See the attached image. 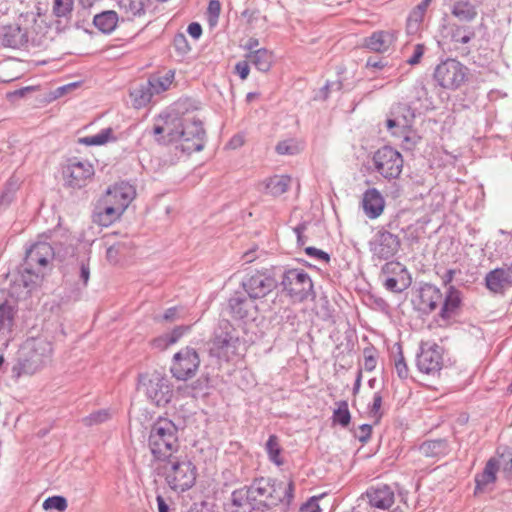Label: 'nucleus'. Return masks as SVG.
<instances>
[{
    "label": "nucleus",
    "mask_w": 512,
    "mask_h": 512,
    "mask_svg": "<svg viewBox=\"0 0 512 512\" xmlns=\"http://www.w3.org/2000/svg\"><path fill=\"white\" fill-rule=\"evenodd\" d=\"M74 0H53V12L57 17H64L73 10Z\"/></svg>",
    "instance_id": "864d4df0"
},
{
    "label": "nucleus",
    "mask_w": 512,
    "mask_h": 512,
    "mask_svg": "<svg viewBox=\"0 0 512 512\" xmlns=\"http://www.w3.org/2000/svg\"><path fill=\"white\" fill-rule=\"evenodd\" d=\"M433 76L440 87L455 90L465 82L467 68L459 61L447 59L436 66Z\"/></svg>",
    "instance_id": "ddd939ff"
},
{
    "label": "nucleus",
    "mask_w": 512,
    "mask_h": 512,
    "mask_svg": "<svg viewBox=\"0 0 512 512\" xmlns=\"http://www.w3.org/2000/svg\"><path fill=\"white\" fill-rule=\"evenodd\" d=\"M240 285L250 299H262L278 286L276 268H263L247 273Z\"/></svg>",
    "instance_id": "6e6552de"
},
{
    "label": "nucleus",
    "mask_w": 512,
    "mask_h": 512,
    "mask_svg": "<svg viewBox=\"0 0 512 512\" xmlns=\"http://www.w3.org/2000/svg\"><path fill=\"white\" fill-rule=\"evenodd\" d=\"M444 348L436 342L421 341L416 354V366L421 373L439 374L444 365Z\"/></svg>",
    "instance_id": "f8f14e48"
},
{
    "label": "nucleus",
    "mask_w": 512,
    "mask_h": 512,
    "mask_svg": "<svg viewBox=\"0 0 512 512\" xmlns=\"http://www.w3.org/2000/svg\"><path fill=\"white\" fill-rule=\"evenodd\" d=\"M305 253L310 257H314V258L324 261L326 263H328L330 261V255L327 252L320 250L316 247H312V246L306 247Z\"/></svg>",
    "instance_id": "052dcab7"
},
{
    "label": "nucleus",
    "mask_w": 512,
    "mask_h": 512,
    "mask_svg": "<svg viewBox=\"0 0 512 512\" xmlns=\"http://www.w3.org/2000/svg\"><path fill=\"white\" fill-rule=\"evenodd\" d=\"M380 279L389 292L400 294L408 289L412 278L405 265L396 260H389L381 267Z\"/></svg>",
    "instance_id": "9b49d317"
},
{
    "label": "nucleus",
    "mask_w": 512,
    "mask_h": 512,
    "mask_svg": "<svg viewBox=\"0 0 512 512\" xmlns=\"http://www.w3.org/2000/svg\"><path fill=\"white\" fill-rule=\"evenodd\" d=\"M43 508L45 510H57L59 512H63L67 506V499L64 496L61 495H55L48 497L43 502Z\"/></svg>",
    "instance_id": "8fccbe9b"
},
{
    "label": "nucleus",
    "mask_w": 512,
    "mask_h": 512,
    "mask_svg": "<svg viewBox=\"0 0 512 512\" xmlns=\"http://www.w3.org/2000/svg\"><path fill=\"white\" fill-rule=\"evenodd\" d=\"M118 14L113 10L103 11L94 16V26L104 34H110L118 24Z\"/></svg>",
    "instance_id": "2f4dec72"
},
{
    "label": "nucleus",
    "mask_w": 512,
    "mask_h": 512,
    "mask_svg": "<svg viewBox=\"0 0 512 512\" xmlns=\"http://www.w3.org/2000/svg\"><path fill=\"white\" fill-rule=\"evenodd\" d=\"M396 39L393 31H375L365 38L364 46L373 52L385 53L394 45Z\"/></svg>",
    "instance_id": "a878e982"
},
{
    "label": "nucleus",
    "mask_w": 512,
    "mask_h": 512,
    "mask_svg": "<svg viewBox=\"0 0 512 512\" xmlns=\"http://www.w3.org/2000/svg\"><path fill=\"white\" fill-rule=\"evenodd\" d=\"M183 122L184 119L175 114H161L154 123L153 133L154 135H162L168 141H175Z\"/></svg>",
    "instance_id": "b1692460"
},
{
    "label": "nucleus",
    "mask_w": 512,
    "mask_h": 512,
    "mask_svg": "<svg viewBox=\"0 0 512 512\" xmlns=\"http://www.w3.org/2000/svg\"><path fill=\"white\" fill-rule=\"evenodd\" d=\"M364 369L368 372L373 371L377 365L379 352L373 344H369L363 349Z\"/></svg>",
    "instance_id": "09e8293b"
},
{
    "label": "nucleus",
    "mask_w": 512,
    "mask_h": 512,
    "mask_svg": "<svg viewBox=\"0 0 512 512\" xmlns=\"http://www.w3.org/2000/svg\"><path fill=\"white\" fill-rule=\"evenodd\" d=\"M502 471L507 479H512V454L509 453L508 455L502 454Z\"/></svg>",
    "instance_id": "680f3d73"
},
{
    "label": "nucleus",
    "mask_w": 512,
    "mask_h": 512,
    "mask_svg": "<svg viewBox=\"0 0 512 512\" xmlns=\"http://www.w3.org/2000/svg\"><path fill=\"white\" fill-rule=\"evenodd\" d=\"M178 318H179V307L174 306V307L168 308L164 312V314L161 316V318H155V319L158 321H164V322L171 323Z\"/></svg>",
    "instance_id": "e2e57ef3"
},
{
    "label": "nucleus",
    "mask_w": 512,
    "mask_h": 512,
    "mask_svg": "<svg viewBox=\"0 0 512 512\" xmlns=\"http://www.w3.org/2000/svg\"><path fill=\"white\" fill-rule=\"evenodd\" d=\"M368 246L372 261H389L398 253L401 241L397 234L377 226Z\"/></svg>",
    "instance_id": "9d476101"
},
{
    "label": "nucleus",
    "mask_w": 512,
    "mask_h": 512,
    "mask_svg": "<svg viewBox=\"0 0 512 512\" xmlns=\"http://www.w3.org/2000/svg\"><path fill=\"white\" fill-rule=\"evenodd\" d=\"M204 130L200 123L184 120L183 126L178 131L177 139L182 151L193 153L201 151L204 147Z\"/></svg>",
    "instance_id": "a211bd4d"
},
{
    "label": "nucleus",
    "mask_w": 512,
    "mask_h": 512,
    "mask_svg": "<svg viewBox=\"0 0 512 512\" xmlns=\"http://www.w3.org/2000/svg\"><path fill=\"white\" fill-rule=\"evenodd\" d=\"M474 37L472 31H466L465 29L457 28L453 34V41L455 43L466 44Z\"/></svg>",
    "instance_id": "13d9d810"
},
{
    "label": "nucleus",
    "mask_w": 512,
    "mask_h": 512,
    "mask_svg": "<svg viewBox=\"0 0 512 512\" xmlns=\"http://www.w3.org/2000/svg\"><path fill=\"white\" fill-rule=\"evenodd\" d=\"M452 14L461 21H470L475 18L476 11L468 2H458L454 5Z\"/></svg>",
    "instance_id": "a18cd8bd"
},
{
    "label": "nucleus",
    "mask_w": 512,
    "mask_h": 512,
    "mask_svg": "<svg viewBox=\"0 0 512 512\" xmlns=\"http://www.w3.org/2000/svg\"><path fill=\"white\" fill-rule=\"evenodd\" d=\"M231 503L235 507H243L245 505H250L253 509L255 508V502L252 500L250 496L249 489L246 486L236 489L231 494Z\"/></svg>",
    "instance_id": "79ce46f5"
},
{
    "label": "nucleus",
    "mask_w": 512,
    "mask_h": 512,
    "mask_svg": "<svg viewBox=\"0 0 512 512\" xmlns=\"http://www.w3.org/2000/svg\"><path fill=\"white\" fill-rule=\"evenodd\" d=\"M136 197V189L128 182L121 181L109 187L99 199L95 214L101 219L114 222L120 219Z\"/></svg>",
    "instance_id": "7ed1b4c3"
},
{
    "label": "nucleus",
    "mask_w": 512,
    "mask_h": 512,
    "mask_svg": "<svg viewBox=\"0 0 512 512\" xmlns=\"http://www.w3.org/2000/svg\"><path fill=\"white\" fill-rule=\"evenodd\" d=\"M138 389L157 407H166L173 398V385L164 371L153 370L138 374Z\"/></svg>",
    "instance_id": "39448f33"
},
{
    "label": "nucleus",
    "mask_w": 512,
    "mask_h": 512,
    "mask_svg": "<svg viewBox=\"0 0 512 512\" xmlns=\"http://www.w3.org/2000/svg\"><path fill=\"white\" fill-rule=\"evenodd\" d=\"M247 487L255 504H263L269 507L282 502V497L277 494L276 481L272 478L257 477Z\"/></svg>",
    "instance_id": "f3484780"
},
{
    "label": "nucleus",
    "mask_w": 512,
    "mask_h": 512,
    "mask_svg": "<svg viewBox=\"0 0 512 512\" xmlns=\"http://www.w3.org/2000/svg\"><path fill=\"white\" fill-rule=\"evenodd\" d=\"M281 285L283 291L293 302H304L310 297L313 299L315 293L313 282L309 274L303 269H289L283 273Z\"/></svg>",
    "instance_id": "1a4fd4ad"
},
{
    "label": "nucleus",
    "mask_w": 512,
    "mask_h": 512,
    "mask_svg": "<svg viewBox=\"0 0 512 512\" xmlns=\"http://www.w3.org/2000/svg\"><path fill=\"white\" fill-rule=\"evenodd\" d=\"M153 94L154 92L151 89L150 85H141L139 87L134 88L130 93L133 106L137 109L145 107L150 103Z\"/></svg>",
    "instance_id": "e433bc0d"
},
{
    "label": "nucleus",
    "mask_w": 512,
    "mask_h": 512,
    "mask_svg": "<svg viewBox=\"0 0 512 512\" xmlns=\"http://www.w3.org/2000/svg\"><path fill=\"white\" fill-rule=\"evenodd\" d=\"M94 173L95 170L92 163L76 158L67 160L62 168L65 184L74 189L86 186L94 176Z\"/></svg>",
    "instance_id": "dca6fc26"
},
{
    "label": "nucleus",
    "mask_w": 512,
    "mask_h": 512,
    "mask_svg": "<svg viewBox=\"0 0 512 512\" xmlns=\"http://www.w3.org/2000/svg\"><path fill=\"white\" fill-rule=\"evenodd\" d=\"M435 273L441 278L442 285L446 287L452 286L451 283L457 273H461L460 269L449 268L443 271V267L435 264Z\"/></svg>",
    "instance_id": "3c124183"
},
{
    "label": "nucleus",
    "mask_w": 512,
    "mask_h": 512,
    "mask_svg": "<svg viewBox=\"0 0 512 512\" xmlns=\"http://www.w3.org/2000/svg\"><path fill=\"white\" fill-rule=\"evenodd\" d=\"M52 342L46 338H28L21 346L16 363L12 367L13 377L32 375L51 362Z\"/></svg>",
    "instance_id": "f03ea898"
},
{
    "label": "nucleus",
    "mask_w": 512,
    "mask_h": 512,
    "mask_svg": "<svg viewBox=\"0 0 512 512\" xmlns=\"http://www.w3.org/2000/svg\"><path fill=\"white\" fill-rule=\"evenodd\" d=\"M179 427L164 416H158L150 425L147 447L151 454V462L172 460V456L180 449Z\"/></svg>",
    "instance_id": "f257e3e1"
},
{
    "label": "nucleus",
    "mask_w": 512,
    "mask_h": 512,
    "mask_svg": "<svg viewBox=\"0 0 512 512\" xmlns=\"http://www.w3.org/2000/svg\"><path fill=\"white\" fill-rule=\"evenodd\" d=\"M15 310L6 301L0 304V330H10L14 324Z\"/></svg>",
    "instance_id": "49530a36"
},
{
    "label": "nucleus",
    "mask_w": 512,
    "mask_h": 512,
    "mask_svg": "<svg viewBox=\"0 0 512 512\" xmlns=\"http://www.w3.org/2000/svg\"><path fill=\"white\" fill-rule=\"evenodd\" d=\"M495 481H493L490 477H487L482 472L477 474L475 476V489H474V495H478L485 491V488L489 484H493Z\"/></svg>",
    "instance_id": "6e6d98bb"
},
{
    "label": "nucleus",
    "mask_w": 512,
    "mask_h": 512,
    "mask_svg": "<svg viewBox=\"0 0 512 512\" xmlns=\"http://www.w3.org/2000/svg\"><path fill=\"white\" fill-rule=\"evenodd\" d=\"M362 205L366 215L371 219H375L382 214L385 202L380 192L375 188H371L364 193Z\"/></svg>",
    "instance_id": "bb28decb"
},
{
    "label": "nucleus",
    "mask_w": 512,
    "mask_h": 512,
    "mask_svg": "<svg viewBox=\"0 0 512 512\" xmlns=\"http://www.w3.org/2000/svg\"><path fill=\"white\" fill-rule=\"evenodd\" d=\"M418 307L417 309L424 314H431L434 312L442 301L441 290L431 283H424L420 286L418 292Z\"/></svg>",
    "instance_id": "5701e85b"
},
{
    "label": "nucleus",
    "mask_w": 512,
    "mask_h": 512,
    "mask_svg": "<svg viewBox=\"0 0 512 512\" xmlns=\"http://www.w3.org/2000/svg\"><path fill=\"white\" fill-rule=\"evenodd\" d=\"M110 417L111 414L108 409H100L82 418V423L86 427H91L106 422L107 420L110 419Z\"/></svg>",
    "instance_id": "de8ad7c7"
},
{
    "label": "nucleus",
    "mask_w": 512,
    "mask_h": 512,
    "mask_svg": "<svg viewBox=\"0 0 512 512\" xmlns=\"http://www.w3.org/2000/svg\"><path fill=\"white\" fill-rule=\"evenodd\" d=\"M291 177L288 175H274L264 181L265 190L272 196H280L288 191Z\"/></svg>",
    "instance_id": "c756f323"
},
{
    "label": "nucleus",
    "mask_w": 512,
    "mask_h": 512,
    "mask_svg": "<svg viewBox=\"0 0 512 512\" xmlns=\"http://www.w3.org/2000/svg\"><path fill=\"white\" fill-rule=\"evenodd\" d=\"M115 140L112 128H106L94 136H87L78 139V143L86 146H100Z\"/></svg>",
    "instance_id": "4c0bfd02"
},
{
    "label": "nucleus",
    "mask_w": 512,
    "mask_h": 512,
    "mask_svg": "<svg viewBox=\"0 0 512 512\" xmlns=\"http://www.w3.org/2000/svg\"><path fill=\"white\" fill-rule=\"evenodd\" d=\"M396 347V355L394 356V366L397 373V376L405 380L409 377V368L407 362L405 360L402 345L400 343L395 344Z\"/></svg>",
    "instance_id": "37998d69"
},
{
    "label": "nucleus",
    "mask_w": 512,
    "mask_h": 512,
    "mask_svg": "<svg viewBox=\"0 0 512 512\" xmlns=\"http://www.w3.org/2000/svg\"><path fill=\"white\" fill-rule=\"evenodd\" d=\"M172 460L157 462V474L164 477L169 488L175 492H185L196 482L197 468L187 457L174 454Z\"/></svg>",
    "instance_id": "20e7f679"
},
{
    "label": "nucleus",
    "mask_w": 512,
    "mask_h": 512,
    "mask_svg": "<svg viewBox=\"0 0 512 512\" xmlns=\"http://www.w3.org/2000/svg\"><path fill=\"white\" fill-rule=\"evenodd\" d=\"M235 71L240 76L242 80H245L250 72L249 68V60L248 61H240L235 65Z\"/></svg>",
    "instance_id": "338daca9"
},
{
    "label": "nucleus",
    "mask_w": 512,
    "mask_h": 512,
    "mask_svg": "<svg viewBox=\"0 0 512 512\" xmlns=\"http://www.w3.org/2000/svg\"><path fill=\"white\" fill-rule=\"evenodd\" d=\"M135 247L132 240H119L112 243L107 249V257L110 259L114 257V254L125 253Z\"/></svg>",
    "instance_id": "603ef678"
},
{
    "label": "nucleus",
    "mask_w": 512,
    "mask_h": 512,
    "mask_svg": "<svg viewBox=\"0 0 512 512\" xmlns=\"http://www.w3.org/2000/svg\"><path fill=\"white\" fill-rule=\"evenodd\" d=\"M241 340L238 330L227 319L219 320L210 340L209 355L218 359L229 360L239 356Z\"/></svg>",
    "instance_id": "423d86ee"
},
{
    "label": "nucleus",
    "mask_w": 512,
    "mask_h": 512,
    "mask_svg": "<svg viewBox=\"0 0 512 512\" xmlns=\"http://www.w3.org/2000/svg\"><path fill=\"white\" fill-rule=\"evenodd\" d=\"M365 496L371 507L382 510L389 509L395 501L393 489L386 484L368 488L365 492Z\"/></svg>",
    "instance_id": "393cba45"
},
{
    "label": "nucleus",
    "mask_w": 512,
    "mask_h": 512,
    "mask_svg": "<svg viewBox=\"0 0 512 512\" xmlns=\"http://www.w3.org/2000/svg\"><path fill=\"white\" fill-rule=\"evenodd\" d=\"M414 117V112L409 105L398 103L391 108L386 127L393 136L406 138Z\"/></svg>",
    "instance_id": "6ab92c4d"
},
{
    "label": "nucleus",
    "mask_w": 512,
    "mask_h": 512,
    "mask_svg": "<svg viewBox=\"0 0 512 512\" xmlns=\"http://www.w3.org/2000/svg\"><path fill=\"white\" fill-rule=\"evenodd\" d=\"M221 11V4L219 0H211L208 5V15L210 18V21L215 22L220 14Z\"/></svg>",
    "instance_id": "0e129e2a"
},
{
    "label": "nucleus",
    "mask_w": 512,
    "mask_h": 512,
    "mask_svg": "<svg viewBox=\"0 0 512 512\" xmlns=\"http://www.w3.org/2000/svg\"><path fill=\"white\" fill-rule=\"evenodd\" d=\"M510 281L507 270L504 267L488 272L485 277L486 287L494 293L502 292L504 284L511 285Z\"/></svg>",
    "instance_id": "cd10ccee"
},
{
    "label": "nucleus",
    "mask_w": 512,
    "mask_h": 512,
    "mask_svg": "<svg viewBox=\"0 0 512 512\" xmlns=\"http://www.w3.org/2000/svg\"><path fill=\"white\" fill-rule=\"evenodd\" d=\"M383 403V396L381 392H375L372 402L368 405V415L374 419V424L380 423L384 411L381 409Z\"/></svg>",
    "instance_id": "c03bdc74"
},
{
    "label": "nucleus",
    "mask_w": 512,
    "mask_h": 512,
    "mask_svg": "<svg viewBox=\"0 0 512 512\" xmlns=\"http://www.w3.org/2000/svg\"><path fill=\"white\" fill-rule=\"evenodd\" d=\"M500 463L495 458H490L482 471L487 477H490L493 481H496V473L499 470Z\"/></svg>",
    "instance_id": "4d7b16f0"
},
{
    "label": "nucleus",
    "mask_w": 512,
    "mask_h": 512,
    "mask_svg": "<svg viewBox=\"0 0 512 512\" xmlns=\"http://www.w3.org/2000/svg\"><path fill=\"white\" fill-rule=\"evenodd\" d=\"M265 449L269 460L277 466L284 464V459L281 456L282 447L279 443V438L275 434H271L266 442Z\"/></svg>",
    "instance_id": "c9c22d12"
},
{
    "label": "nucleus",
    "mask_w": 512,
    "mask_h": 512,
    "mask_svg": "<svg viewBox=\"0 0 512 512\" xmlns=\"http://www.w3.org/2000/svg\"><path fill=\"white\" fill-rule=\"evenodd\" d=\"M67 232L68 229L64 226H55L49 230L48 237L51 240V244L44 242L34 244L26 253L24 265L33 270L41 269L44 276L45 269L50 262V256L53 254L54 246L63 245L67 241Z\"/></svg>",
    "instance_id": "0eeeda50"
},
{
    "label": "nucleus",
    "mask_w": 512,
    "mask_h": 512,
    "mask_svg": "<svg viewBox=\"0 0 512 512\" xmlns=\"http://www.w3.org/2000/svg\"><path fill=\"white\" fill-rule=\"evenodd\" d=\"M247 59L259 71L267 72L272 66L273 55L267 49L261 48L256 51L250 52L247 55Z\"/></svg>",
    "instance_id": "72a5a7b5"
},
{
    "label": "nucleus",
    "mask_w": 512,
    "mask_h": 512,
    "mask_svg": "<svg viewBox=\"0 0 512 512\" xmlns=\"http://www.w3.org/2000/svg\"><path fill=\"white\" fill-rule=\"evenodd\" d=\"M199 366V354L194 348L186 346L174 354L170 372L175 379L186 381L196 374Z\"/></svg>",
    "instance_id": "4468645a"
},
{
    "label": "nucleus",
    "mask_w": 512,
    "mask_h": 512,
    "mask_svg": "<svg viewBox=\"0 0 512 512\" xmlns=\"http://www.w3.org/2000/svg\"><path fill=\"white\" fill-rule=\"evenodd\" d=\"M425 47L423 44H417L414 48L413 55L407 60V63L410 65H416L421 61V58L424 54Z\"/></svg>",
    "instance_id": "69168bd1"
},
{
    "label": "nucleus",
    "mask_w": 512,
    "mask_h": 512,
    "mask_svg": "<svg viewBox=\"0 0 512 512\" xmlns=\"http://www.w3.org/2000/svg\"><path fill=\"white\" fill-rule=\"evenodd\" d=\"M372 434V425L370 424H362L359 426L358 431L355 433V438H357L361 443H366L371 438Z\"/></svg>",
    "instance_id": "bf43d9fd"
},
{
    "label": "nucleus",
    "mask_w": 512,
    "mask_h": 512,
    "mask_svg": "<svg viewBox=\"0 0 512 512\" xmlns=\"http://www.w3.org/2000/svg\"><path fill=\"white\" fill-rule=\"evenodd\" d=\"M254 300L250 299L245 291H235L227 300L226 311L232 319L244 321L257 309Z\"/></svg>",
    "instance_id": "412c9836"
},
{
    "label": "nucleus",
    "mask_w": 512,
    "mask_h": 512,
    "mask_svg": "<svg viewBox=\"0 0 512 512\" xmlns=\"http://www.w3.org/2000/svg\"><path fill=\"white\" fill-rule=\"evenodd\" d=\"M25 17L20 15L16 21L3 25L0 28V41L11 48H19L28 41L27 29L23 27Z\"/></svg>",
    "instance_id": "4be33fe9"
},
{
    "label": "nucleus",
    "mask_w": 512,
    "mask_h": 512,
    "mask_svg": "<svg viewBox=\"0 0 512 512\" xmlns=\"http://www.w3.org/2000/svg\"><path fill=\"white\" fill-rule=\"evenodd\" d=\"M175 73L172 70L167 71L164 75L153 78L149 81V85L154 94H159L168 90L174 82Z\"/></svg>",
    "instance_id": "a19ab883"
},
{
    "label": "nucleus",
    "mask_w": 512,
    "mask_h": 512,
    "mask_svg": "<svg viewBox=\"0 0 512 512\" xmlns=\"http://www.w3.org/2000/svg\"><path fill=\"white\" fill-rule=\"evenodd\" d=\"M189 330H190L189 325L176 326L171 332L166 333L168 343H170V345L177 343L182 338V336L185 333H187Z\"/></svg>",
    "instance_id": "5fc2aeb1"
},
{
    "label": "nucleus",
    "mask_w": 512,
    "mask_h": 512,
    "mask_svg": "<svg viewBox=\"0 0 512 512\" xmlns=\"http://www.w3.org/2000/svg\"><path fill=\"white\" fill-rule=\"evenodd\" d=\"M403 162L402 155L389 146L378 149L373 155L376 170L387 179H396L400 176Z\"/></svg>",
    "instance_id": "2eb2a0df"
},
{
    "label": "nucleus",
    "mask_w": 512,
    "mask_h": 512,
    "mask_svg": "<svg viewBox=\"0 0 512 512\" xmlns=\"http://www.w3.org/2000/svg\"><path fill=\"white\" fill-rule=\"evenodd\" d=\"M303 150V143L296 139H286L277 143L275 151L279 155H297Z\"/></svg>",
    "instance_id": "ea45409f"
},
{
    "label": "nucleus",
    "mask_w": 512,
    "mask_h": 512,
    "mask_svg": "<svg viewBox=\"0 0 512 512\" xmlns=\"http://www.w3.org/2000/svg\"><path fill=\"white\" fill-rule=\"evenodd\" d=\"M118 5L128 20L145 13V0H119Z\"/></svg>",
    "instance_id": "f704fd0d"
},
{
    "label": "nucleus",
    "mask_w": 512,
    "mask_h": 512,
    "mask_svg": "<svg viewBox=\"0 0 512 512\" xmlns=\"http://www.w3.org/2000/svg\"><path fill=\"white\" fill-rule=\"evenodd\" d=\"M44 276L41 272V269L33 270L29 269L26 265H24V269L20 275V278L17 280L19 286H23L27 291V294H30L33 290H35L40 282L43 280ZM17 285V282L14 283V287Z\"/></svg>",
    "instance_id": "c85d7f7f"
},
{
    "label": "nucleus",
    "mask_w": 512,
    "mask_h": 512,
    "mask_svg": "<svg viewBox=\"0 0 512 512\" xmlns=\"http://www.w3.org/2000/svg\"><path fill=\"white\" fill-rule=\"evenodd\" d=\"M210 388L211 378L209 374H202L191 384L185 385L183 391L187 396L198 398L207 396L209 394Z\"/></svg>",
    "instance_id": "7c9ffc66"
},
{
    "label": "nucleus",
    "mask_w": 512,
    "mask_h": 512,
    "mask_svg": "<svg viewBox=\"0 0 512 512\" xmlns=\"http://www.w3.org/2000/svg\"><path fill=\"white\" fill-rule=\"evenodd\" d=\"M463 306V293L455 286H449L445 294H442L441 307L438 318L443 322L444 327L453 324V320L461 314Z\"/></svg>",
    "instance_id": "aec40b11"
},
{
    "label": "nucleus",
    "mask_w": 512,
    "mask_h": 512,
    "mask_svg": "<svg viewBox=\"0 0 512 512\" xmlns=\"http://www.w3.org/2000/svg\"><path fill=\"white\" fill-rule=\"evenodd\" d=\"M449 448L446 439H433L424 441L419 449L426 457H439L447 453Z\"/></svg>",
    "instance_id": "473e14b6"
},
{
    "label": "nucleus",
    "mask_w": 512,
    "mask_h": 512,
    "mask_svg": "<svg viewBox=\"0 0 512 512\" xmlns=\"http://www.w3.org/2000/svg\"><path fill=\"white\" fill-rule=\"evenodd\" d=\"M337 408L333 411L332 422L334 425L338 424L343 428H346L351 422V413L348 408V402L346 400L338 401Z\"/></svg>",
    "instance_id": "58836bf2"
},
{
    "label": "nucleus",
    "mask_w": 512,
    "mask_h": 512,
    "mask_svg": "<svg viewBox=\"0 0 512 512\" xmlns=\"http://www.w3.org/2000/svg\"><path fill=\"white\" fill-rule=\"evenodd\" d=\"M246 142L244 134H236L234 135L228 142V147L230 149H238L242 147Z\"/></svg>",
    "instance_id": "774afa93"
}]
</instances>
